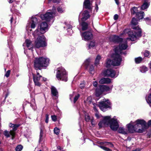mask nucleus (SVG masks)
Listing matches in <instances>:
<instances>
[{
    "label": "nucleus",
    "instance_id": "1",
    "mask_svg": "<svg viewBox=\"0 0 151 151\" xmlns=\"http://www.w3.org/2000/svg\"><path fill=\"white\" fill-rule=\"evenodd\" d=\"M127 126L128 131L123 127H120L118 130V133L124 135L127 134L128 131L131 133H142L147 129V123L143 119H138L133 123L131 122Z\"/></svg>",
    "mask_w": 151,
    "mask_h": 151
},
{
    "label": "nucleus",
    "instance_id": "2",
    "mask_svg": "<svg viewBox=\"0 0 151 151\" xmlns=\"http://www.w3.org/2000/svg\"><path fill=\"white\" fill-rule=\"evenodd\" d=\"M119 122L114 116L111 118V116H106L103 117V119L100 121L98 124L100 128L103 127L110 126V128L113 131H116L118 128Z\"/></svg>",
    "mask_w": 151,
    "mask_h": 151
},
{
    "label": "nucleus",
    "instance_id": "3",
    "mask_svg": "<svg viewBox=\"0 0 151 151\" xmlns=\"http://www.w3.org/2000/svg\"><path fill=\"white\" fill-rule=\"evenodd\" d=\"M132 28L134 30L129 31L128 33L130 39L132 41H135L141 36V29L138 26H135L138 23L137 20L134 18H133L132 20Z\"/></svg>",
    "mask_w": 151,
    "mask_h": 151
},
{
    "label": "nucleus",
    "instance_id": "4",
    "mask_svg": "<svg viewBox=\"0 0 151 151\" xmlns=\"http://www.w3.org/2000/svg\"><path fill=\"white\" fill-rule=\"evenodd\" d=\"M49 59L43 57L36 58L34 61V67L36 70H40V68L46 67L49 64Z\"/></svg>",
    "mask_w": 151,
    "mask_h": 151
},
{
    "label": "nucleus",
    "instance_id": "5",
    "mask_svg": "<svg viewBox=\"0 0 151 151\" xmlns=\"http://www.w3.org/2000/svg\"><path fill=\"white\" fill-rule=\"evenodd\" d=\"M34 37L36 38L35 42V46L36 48H39L47 45V40L43 35L40 34Z\"/></svg>",
    "mask_w": 151,
    "mask_h": 151
},
{
    "label": "nucleus",
    "instance_id": "6",
    "mask_svg": "<svg viewBox=\"0 0 151 151\" xmlns=\"http://www.w3.org/2000/svg\"><path fill=\"white\" fill-rule=\"evenodd\" d=\"M56 77L58 80L66 82L68 80V73L64 68L61 67L57 69Z\"/></svg>",
    "mask_w": 151,
    "mask_h": 151
},
{
    "label": "nucleus",
    "instance_id": "7",
    "mask_svg": "<svg viewBox=\"0 0 151 151\" xmlns=\"http://www.w3.org/2000/svg\"><path fill=\"white\" fill-rule=\"evenodd\" d=\"M113 57L114 59L112 61L110 59L107 60L106 62V67L107 68L110 67L111 65L119 66L120 65L122 60L121 56L115 53L113 55Z\"/></svg>",
    "mask_w": 151,
    "mask_h": 151
},
{
    "label": "nucleus",
    "instance_id": "8",
    "mask_svg": "<svg viewBox=\"0 0 151 151\" xmlns=\"http://www.w3.org/2000/svg\"><path fill=\"white\" fill-rule=\"evenodd\" d=\"M48 25L45 22L41 23L38 25L37 29L33 33L34 36L40 34L43 35L48 30Z\"/></svg>",
    "mask_w": 151,
    "mask_h": 151
},
{
    "label": "nucleus",
    "instance_id": "9",
    "mask_svg": "<svg viewBox=\"0 0 151 151\" xmlns=\"http://www.w3.org/2000/svg\"><path fill=\"white\" fill-rule=\"evenodd\" d=\"M129 38H127L126 40H122L120 42L119 47H116L114 49L115 54L116 55H118L121 56L120 55L122 54V51L123 50H126L128 47L127 44V40H131L130 39V37L129 36Z\"/></svg>",
    "mask_w": 151,
    "mask_h": 151
},
{
    "label": "nucleus",
    "instance_id": "10",
    "mask_svg": "<svg viewBox=\"0 0 151 151\" xmlns=\"http://www.w3.org/2000/svg\"><path fill=\"white\" fill-rule=\"evenodd\" d=\"M10 127L12 128V130H11L9 132L7 130H5L4 132V134L6 138L9 137L11 135L12 136V139H13L14 137L15 134V131L17 129V128L19 126L18 124H13L11 123L9 124Z\"/></svg>",
    "mask_w": 151,
    "mask_h": 151
},
{
    "label": "nucleus",
    "instance_id": "11",
    "mask_svg": "<svg viewBox=\"0 0 151 151\" xmlns=\"http://www.w3.org/2000/svg\"><path fill=\"white\" fill-rule=\"evenodd\" d=\"M56 12V9L54 6H52V10L50 12H47L44 14L40 15V18L43 20L48 21L52 19L55 16Z\"/></svg>",
    "mask_w": 151,
    "mask_h": 151
},
{
    "label": "nucleus",
    "instance_id": "12",
    "mask_svg": "<svg viewBox=\"0 0 151 151\" xmlns=\"http://www.w3.org/2000/svg\"><path fill=\"white\" fill-rule=\"evenodd\" d=\"M110 102L108 99H104L102 101L99 102V105H97L96 106L99 107L101 110L105 111L106 109L110 108Z\"/></svg>",
    "mask_w": 151,
    "mask_h": 151
},
{
    "label": "nucleus",
    "instance_id": "13",
    "mask_svg": "<svg viewBox=\"0 0 151 151\" xmlns=\"http://www.w3.org/2000/svg\"><path fill=\"white\" fill-rule=\"evenodd\" d=\"M112 87V86L109 87L105 85H100L99 86V88H96V96H99L104 92L111 91Z\"/></svg>",
    "mask_w": 151,
    "mask_h": 151
},
{
    "label": "nucleus",
    "instance_id": "14",
    "mask_svg": "<svg viewBox=\"0 0 151 151\" xmlns=\"http://www.w3.org/2000/svg\"><path fill=\"white\" fill-rule=\"evenodd\" d=\"M36 70L37 75L32 73L33 75V81L35 86H40L41 85L40 79L42 76L40 75L39 71Z\"/></svg>",
    "mask_w": 151,
    "mask_h": 151
},
{
    "label": "nucleus",
    "instance_id": "15",
    "mask_svg": "<svg viewBox=\"0 0 151 151\" xmlns=\"http://www.w3.org/2000/svg\"><path fill=\"white\" fill-rule=\"evenodd\" d=\"M104 75L105 76L110 77L112 78H116L118 75V74H116L115 71L112 69H108L105 71Z\"/></svg>",
    "mask_w": 151,
    "mask_h": 151
},
{
    "label": "nucleus",
    "instance_id": "16",
    "mask_svg": "<svg viewBox=\"0 0 151 151\" xmlns=\"http://www.w3.org/2000/svg\"><path fill=\"white\" fill-rule=\"evenodd\" d=\"M23 46L24 50V52L26 54L25 49L26 50L27 48L28 50H31L32 52L33 48L32 44L30 40L28 39L26 40L25 42L23 43Z\"/></svg>",
    "mask_w": 151,
    "mask_h": 151
},
{
    "label": "nucleus",
    "instance_id": "17",
    "mask_svg": "<svg viewBox=\"0 0 151 151\" xmlns=\"http://www.w3.org/2000/svg\"><path fill=\"white\" fill-rule=\"evenodd\" d=\"M90 17V14L88 11H84L83 12L80 13L79 16V21L80 19H81L83 21H86Z\"/></svg>",
    "mask_w": 151,
    "mask_h": 151
},
{
    "label": "nucleus",
    "instance_id": "18",
    "mask_svg": "<svg viewBox=\"0 0 151 151\" xmlns=\"http://www.w3.org/2000/svg\"><path fill=\"white\" fill-rule=\"evenodd\" d=\"M82 39L85 41H88L92 39L93 35L89 31L83 32L81 34Z\"/></svg>",
    "mask_w": 151,
    "mask_h": 151
},
{
    "label": "nucleus",
    "instance_id": "19",
    "mask_svg": "<svg viewBox=\"0 0 151 151\" xmlns=\"http://www.w3.org/2000/svg\"><path fill=\"white\" fill-rule=\"evenodd\" d=\"M37 18L35 17H32L31 19L30 23L28 24V25L27 26L26 29H28L30 26L31 28H34L37 24Z\"/></svg>",
    "mask_w": 151,
    "mask_h": 151
},
{
    "label": "nucleus",
    "instance_id": "20",
    "mask_svg": "<svg viewBox=\"0 0 151 151\" xmlns=\"http://www.w3.org/2000/svg\"><path fill=\"white\" fill-rule=\"evenodd\" d=\"M75 93L73 92L72 94L70 95V99L71 101H72L73 99V102L74 103L76 102L80 96L79 94H77L75 95Z\"/></svg>",
    "mask_w": 151,
    "mask_h": 151
},
{
    "label": "nucleus",
    "instance_id": "21",
    "mask_svg": "<svg viewBox=\"0 0 151 151\" xmlns=\"http://www.w3.org/2000/svg\"><path fill=\"white\" fill-rule=\"evenodd\" d=\"M65 26L64 27V28H66L68 31V29L72 30L73 27V22L71 21H66L64 23Z\"/></svg>",
    "mask_w": 151,
    "mask_h": 151
},
{
    "label": "nucleus",
    "instance_id": "22",
    "mask_svg": "<svg viewBox=\"0 0 151 151\" xmlns=\"http://www.w3.org/2000/svg\"><path fill=\"white\" fill-rule=\"evenodd\" d=\"M84 7L88 9H91V4L89 0H85L83 3Z\"/></svg>",
    "mask_w": 151,
    "mask_h": 151
},
{
    "label": "nucleus",
    "instance_id": "23",
    "mask_svg": "<svg viewBox=\"0 0 151 151\" xmlns=\"http://www.w3.org/2000/svg\"><path fill=\"white\" fill-rule=\"evenodd\" d=\"M123 39L118 36L113 35L111 38V40L115 42H120Z\"/></svg>",
    "mask_w": 151,
    "mask_h": 151
},
{
    "label": "nucleus",
    "instance_id": "24",
    "mask_svg": "<svg viewBox=\"0 0 151 151\" xmlns=\"http://www.w3.org/2000/svg\"><path fill=\"white\" fill-rule=\"evenodd\" d=\"M111 82V80L109 78H103L99 81V83L101 84H109Z\"/></svg>",
    "mask_w": 151,
    "mask_h": 151
},
{
    "label": "nucleus",
    "instance_id": "25",
    "mask_svg": "<svg viewBox=\"0 0 151 151\" xmlns=\"http://www.w3.org/2000/svg\"><path fill=\"white\" fill-rule=\"evenodd\" d=\"M51 92L52 95L58 97V93L57 90L53 86H52L51 88Z\"/></svg>",
    "mask_w": 151,
    "mask_h": 151
},
{
    "label": "nucleus",
    "instance_id": "26",
    "mask_svg": "<svg viewBox=\"0 0 151 151\" xmlns=\"http://www.w3.org/2000/svg\"><path fill=\"white\" fill-rule=\"evenodd\" d=\"M96 45V43L95 41H92L89 43L87 44V49L88 50L93 48Z\"/></svg>",
    "mask_w": 151,
    "mask_h": 151
},
{
    "label": "nucleus",
    "instance_id": "27",
    "mask_svg": "<svg viewBox=\"0 0 151 151\" xmlns=\"http://www.w3.org/2000/svg\"><path fill=\"white\" fill-rule=\"evenodd\" d=\"M93 109L95 112V115L97 119L99 118H100V115L99 114L98 110L96 108V106H98L97 104L95 103H93Z\"/></svg>",
    "mask_w": 151,
    "mask_h": 151
},
{
    "label": "nucleus",
    "instance_id": "28",
    "mask_svg": "<svg viewBox=\"0 0 151 151\" xmlns=\"http://www.w3.org/2000/svg\"><path fill=\"white\" fill-rule=\"evenodd\" d=\"M150 5V2L146 1H144V3L141 7V9L142 10H145L147 9Z\"/></svg>",
    "mask_w": 151,
    "mask_h": 151
},
{
    "label": "nucleus",
    "instance_id": "29",
    "mask_svg": "<svg viewBox=\"0 0 151 151\" xmlns=\"http://www.w3.org/2000/svg\"><path fill=\"white\" fill-rule=\"evenodd\" d=\"M144 13L143 12H140L137 13L136 17L139 20L142 19L144 16Z\"/></svg>",
    "mask_w": 151,
    "mask_h": 151
},
{
    "label": "nucleus",
    "instance_id": "30",
    "mask_svg": "<svg viewBox=\"0 0 151 151\" xmlns=\"http://www.w3.org/2000/svg\"><path fill=\"white\" fill-rule=\"evenodd\" d=\"M145 99L147 103L151 107V94L147 95L146 96Z\"/></svg>",
    "mask_w": 151,
    "mask_h": 151
},
{
    "label": "nucleus",
    "instance_id": "31",
    "mask_svg": "<svg viewBox=\"0 0 151 151\" xmlns=\"http://www.w3.org/2000/svg\"><path fill=\"white\" fill-rule=\"evenodd\" d=\"M30 106L34 110H35L36 109L37 106L35 103V100L34 99H33L32 100Z\"/></svg>",
    "mask_w": 151,
    "mask_h": 151
},
{
    "label": "nucleus",
    "instance_id": "32",
    "mask_svg": "<svg viewBox=\"0 0 151 151\" xmlns=\"http://www.w3.org/2000/svg\"><path fill=\"white\" fill-rule=\"evenodd\" d=\"M101 59V58L100 55H97L94 63L95 65L97 66L99 64V61Z\"/></svg>",
    "mask_w": 151,
    "mask_h": 151
},
{
    "label": "nucleus",
    "instance_id": "33",
    "mask_svg": "<svg viewBox=\"0 0 151 151\" xmlns=\"http://www.w3.org/2000/svg\"><path fill=\"white\" fill-rule=\"evenodd\" d=\"M89 71L91 74H93L94 73L95 71L93 65H89Z\"/></svg>",
    "mask_w": 151,
    "mask_h": 151
},
{
    "label": "nucleus",
    "instance_id": "34",
    "mask_svg": "<svg viewBox=\"0 0 151 151\" xmlns=\"http://www.w3.org/2000/svg\"><path fill=\"white\" fill-rule=\"evenodd\" d=\"M82 26V29L83 30H86L88 27V24L85 22H82L81 23Z\"/></svg>",
    "mask_w": 151,
    "mask_h": 151
},
{
    "label": "nucleus",
    "instance_id": "35",
    "mask_svg": "<svg viewBox=\"0 0 151 151\" xmlns=\"http://www.w3.org/2000/svg\"><path fill=\"white\" fill-rule=\"evenodd\" d=\"M131 12L133 14H136L139 13L138 12L137 8L135 7H133L131 9Z\"/></svg>",
    "mask_w": 151,
    "mask_h": 151
},
{
    "label": "nucleus",
    "instance_id": "36",
    "mask_svg": "<svg viewBox=\"0 0 151 151\" xmlns=\"http://www.w3.org/2000/svg\"><path fill=\"white\" fill-rule=\"evenodd\" d=\"M148 70L147 67L145 66H143L140 68V71L142 73H144L147 71Z\"/></svg>",
    "mask_w": 151,
    "mask_h": 151
},
{
    "label": "nucleus",
    "instance_id": "37",
    "mask_svg": "<svg viewBox=\"0 0 151 151\" xmlns=\"http://www.w3.org/2000/svg\"><path fill=\"white\" fill-rule=\"evenodd\" d=\"M144 19L147 24L151 25V17H146L144 18Z\"/></svg>",
    "mask_w": 151,
    "mask_h": 151
},
{
    "label": "nucleus",
    "instance_id": "38",
    "mask_svg": "<svg viewBox=\"0 0 151 151\" xmlns=\"http://www.w3.org/2000/svg\"><path fill=\"white\" fill-rule=\"evenodd\" d=\"M14 40V39H13L12 40H11V39H10V40H8V45L9 46V49H12V47L11 46V44L12 43V42Z\"/></svg>",
    "mask_w": 151,
    "mask_h": 151
},
{
    "label": "nucleus",
    "instance_id": "39",
    "mask_svg": "<svg viewBox=\"0 0 151 151\" xmlns=\"http://www.w3.org/2000/svg\"><path fill=\"white\" fill-rule=\"evenodd\" d=\"M102 143L104 144L105 145L108 146L110 147H114L113 145L111 142H105Z\"/></svg>",
    "mask_w": 151,
    "mask_h": 151
},
{
    "label": "nucleus",
    "instance_id": "40",
    "mask_svg": "<svg viewBox=\"0 0 151 151\" xmlns=\"http://www.w3.org/2000/svg\"><path fill=\"white\" fill-rule=\"evenodd\" d=\"M142 60V58L140 57H139L137 58H136L135 59V62L136 63H140Z\"/></svg>",
    "mask_w": 151,
    "mask_h": 151
},
{
    "label": "nucleus",
    "instance_id": "41",
    "mask_svg": "<svg viewBox=\"0 0 151 151\" xmlns=\"http://www.w3.org/2000/svg\"><path fill=\"white\" fill-rule=\"evenodd\" d=\"M23 147V146L22 145H19L16 147L15 150L16 151H20L22 150Z\"/></svg>",
    "mask_w": 151,
    "mask_h": 151
},
{
    "label": "nucleus",
    "instance_id": "42",
    "mask_svg": "<svg viewBox=\"0 0 151 151\" xmlns=\"http://www.w3.org/2000/svg\"><path fill=\"white\" fill-rule=\"evenodd\" d=\"M43 132L42 130L41 129H40V139H39V142H41L42 139V136L43 135Z\"/></svg>",
    "mask_w": 151,
    "mask_h": 151
},
{
    "label": "nucleus",
    "instance_id": "43",
    "mask_svg": "<svg viewBox=\"0 0 151 151\" xmlns=\"http://www.w3.org/2000/svg\"><path fill=\"white\" fill-rule=\"evenodd\" d=\"M60 129L57 127H55L54 129V133L58 135L60 133Z\"/></svg>",
    "mask_w": 151,
    "mask_h": 151
},
{
    "label": "nucleus",
    "instance_id": "44",
    "mask_svg": "<svg viewBox=\"0 0 151 151\" xmlns=\"http://www.w3.org/2000/svg\"><path fill=\"white\" fill-rule=\"evenodd\" d=\"M100 147L104 150L105 151H112V150L109 148H107L106 147H104V146H100Z\"/></svg>",
    "mask_w": 151,
    "mask_h": 151
},
{
    "label": "nucleus",
    "instance_id": "45",
    "mask_svg": "<svg viewBox=\"0 0 151 151\" xmlns=\"http://www.w3.org/2000/svg\"><path fill=\"white\" fill-rule=\"evenodd\" d=\"M51 117L52 120L54 122H55L57 121V116L55 115H52Z\"/></svg>",
    "mask_w": 151,
    "mask_h": 151
},
{
    "label": "nucleus",
    "instance_id": "46",
    "mask_svg": "<svg viewBox=\"0 0 151 151\" xmlns=\"http://www.w3.org/2000/svg\"><path fill=\"white\" fill-rule=\"evenodd\" d=\"M57 10L60 13H63L64 11L62 8L60 6H59Z\"/></svg>",
    "mask_w": 151,
    "mask_h": 151
},
{
    "label": "nucleus",
    "instance_id": "47",
    "mask_svg": "<svg viewBox=\"0 0 151 151\" xmlns=\"http://www.w3.org/2000/svg\"><path fill=\"white\" fill-rule=\"evenodd\" d=\"M150 54V52L148 50H146L144 53L145 57H148Z\"/></svg>",
    "mask_w": 151,
    "mask_h": 151
},
{
    "label": "nucleus",
    "instance_id": "48",
    "mask_svg": "<svg viewBox=\"0 0 151 151\" xmlns=\"http://www.w3.org/2000/svg\"><path fill=\"white\" fill-rule=\"evenodd\" d=\"M90 117L88 115H86L85 116V119L86 122H88L90 120Z\"/></svg>",
    "mask_w": 151,
    "mask_h": 151
},
{
    "label": "nucleus",
    "instance_id": "49",
    "mask_svg": "<svg viewBox=\"0 0 151 151\" xmlns=\"http://www.w3.org/2000/svg\"><path fill=\"white\" fill-rule=\"evenodd\" d=\"M10 72L11 71L10 70H8L6 73L5 75V76H6V77H8L9 76V75L10 73Z\"/></svg>",
    "mask_w": 151,
    "mask_h": 151
},
{
    "label": "nucleus",
    "instance_id": "50",
    "mask_svg": "<svg viewBox=\"0 0 151 151\" xmlns=\"http://www.w3.org/2000/svg\"><path fill=\"white\" fill-rule=\"evenodd\" d=\"M85 83L84 82H83L82 83H81L80 84V87L82 89H83L84 88V87H85Z\"/></svg>",
    "mask_w": 151,
    "mask_h": 151
},
{
    "label": "nucleus",
    "instance_id": "51",
    "mask_svg": "<svg viewBox=\"0 0 151 151\" xmlns=\"http://www.w3.org/2000/svg\"><path fill=\"white\" fill-rule=\"evenodd\" d=\"M49 120V115L48 114H46V119L45 122L46 123H48V122Z\"/></svg>",
    "mask_w": 151,
    "mask_h": 151
},
{
    "label": "nucleus",
    "instance_id": "52",
    "mask_svg": "<svg viewBox=\"0 0 151 151\" xmlns=\"http://www.w3.org/2000/svg\"><path fill=\"white\" fill-rule=\"evenodd\" d=\"M93 84L94 87H96L97 86L98 83L96 81H95L93 82Z\"/></svg>",
    "mask_w": 151,
    "mask_h": 151
},
{
    "label": "nucleus",
    "instance_id": "53",
    "mask_svg": "<svg viewBox=\"0 0 151 151\" xmlns=\"http://www.w3.org/2000/svg\"><path fill=\"white\" fill-rule=\"evenodd\" d=\"M11 12L13 13H14L16 11L15 10L14 8V6L12 7L11 9Z\"/></svg>",
    "mask_w": 151,
    "mask_h": 151
},
{
    "label": "nucleus",
    "instance_id": "54",
    "mask_svg": "<svg viewBox=\"0 0 151 151\" xmlns=\"http://www.w3.org/2000/svg\"><path fill=\"white\" fill-rule=\"evenodd\" d=\"M118 18V16L117 14H116L114 16V19L115 20H117Z\"/></svg>",
    "mask_w": 151,
    "mask_h": 151
},
{
    "label": "nucleus",
    "instance_id": "55",
    "mask_svg": "<svg viewBox=\"0 0 151 151\" xmlns=\"http://www.w3.org/2000/svg\"><path fill=\"white\" fill-rule=\"evenodd\" d=\"M60 0H53V2L54 3H59L60 2Z\"/></svg>",
    "mask_w": 151,
    "mask_h": 151
},
{
    "label": "nucleus",
    "instance_id": "56",
    "mask_svg": "<svg viewBox=\"0 0 151 151\" xmlns=\"http://www.w3.org/2000/svg\"><path fill=\"white\" fill-rule=\"evenodd\" d=\"M88 101L90 103H91V97H88L87 98Z\"/></svg>",
    "mask_w": 151,
    "mask_h": 151
},
{
    "label": "nucleus",
    "instance_id": "57",
    "mask_svg": "<svg viewBox=\"0 0 151 151\" xmlns=\"http://www.w3.org/2000/svg\"><path fill=\"white\" fill-rule=\"evenodd\" d=\"M148 125L149 126H151V119L148 121Z\"/></svg>",
    "mask_w": 151,
    "mask_h": 151
},
{
    "label": "nucleus",
    "instance_id": "58",
    "mask_svg": "<svg viewBox=\"0 0 151 151\" xmlns=\"http://www.w3.org/2000/svg\"><path fill=\"white\" fill-rule=\"evenodd\" d=\"M96 7H95V9L96 10V11H97L98 10L99 8H98V6L97 4V2H96Z\"/></svg>",
    "mask_w": 151,
    "mask_h": 151
},
{
    "label": "nucleus",
    "instance_id": "59",
    "mask_svg": "<svg viewBox=\"0 0 151 151\" xmlns=\"http://www.w3.org/2000/svg\"><path fill=\"white\" fill-rule=\"evenodd\" d=\"M15 1V0H9L8 1V2L10 3H11L12 2H14Z\"/></svg>",
    "mask_w": 151,
    "mask_h": 151
},
{
    "label": "nucleus",
    "instance_id": "60",
    "mask_svg": "<svg viewBox=\"0 0 151 151\" xmlns=\"http://www.w3.org/2000/svg\"><path fill=\"white\" fill-rule=\"evenodd\" d=\"M42 80H43L45 81H47V78H44V77H42Z\"/></svg>",
    "mask_w": 151,
    "mask_h": 151
},
{
    "label": "nucleus",
    "instance_id": "61",
    "mask_svg": "<svg viewBox=\"0 0 151 151\" xmlns=\"http://www.w3.org/2000/svg\"><path fill=\"white\" fill-rule=\"evenodd\" d=\"M91 123L92 125L93 126H94L95 125V124H94V123H93V120H91Z\"/></svg>",
    "mask_w": 151,
    "mask_h": 151
},
{
    "label": "nucleus",
    "instance_id": "62",
    "mask_svg": "<svg viewBox=\"0 0 151 151\" xmlns=\"http://www.w3.org/2000/svg\"><path fill=\"white\" fill-rule=\"evenodd\" d=\"M8 95H9V93H6V94L5 95V99H4L5 100L6 99L7 97V96H8Z\"/></svg>",
    "mask_w": 151,
    "mask_h": 151
},
{
    "label": "nucleus",
    "instance_id": "63",
    "mask_svg": "<svg viewBox=\"0 0 151 151\" xmlns=\"http://www.w3.org/2000/svg\"><path fill=\"white\" fill-rule=\"evenodd\" d=\"M115 1L116 4L118 5L119 4V1L118 0H115Z\"/></svg>",
    "mask_w": 151,
    "mask_h": 151
},
{
    "label": "nucleus",
    "instance_id": "64",
    "mask_svg": "<svg viewBox=\"0 0 151 151\" xmlns=\"http://www.w3.org/2000/svg\"><path fill=\"white\" fill-rule=\"evenodd\" d=\"M140 151V150L139 149H136L134 150H133L132 151Z\"/></svg>",
    "mask_w": 151,
    "mask_h": 151
}]
</instances>
